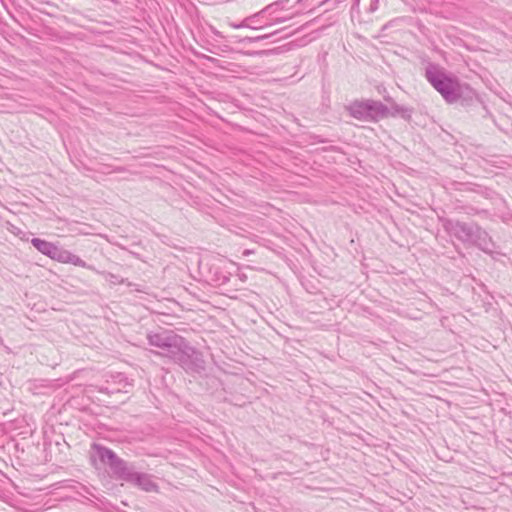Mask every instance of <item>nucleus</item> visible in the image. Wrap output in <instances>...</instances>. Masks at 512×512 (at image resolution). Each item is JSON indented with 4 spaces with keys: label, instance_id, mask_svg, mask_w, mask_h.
Instances as JSON below:
<instances>
[{
    "label": "nucleus",
    "instance_id": "1",
    "mask_svg": "<svg viewBox=\"0 0 512 512\" xmlns=\"http://www.w3.org/2000/svg\"><path fill=\"white\" fill-rule=\"evenodd\" d=\"M32 244L44 254H50L53 250V247L50 243L41 239H33Z\"/></svg>",
    "mask_w": 512,
    "mask_h": 512
},
{
    "label": "nucleus",
    "instance_id": "2",
    "mask_svg": "<svg viewBox=\"0 0 512 512\" xmlns=\"http://www.w3.org/2000/svg\"><path fill=\"white\" fill-rule=\"evenodd\" d=\"M435 87L437 90H439V92L442 94V95H446V88H445V85L443 83H439V84H435Z\"/></svg>",
    "mask_w": 512,
    "mask_h": 512
}]
</instances>
